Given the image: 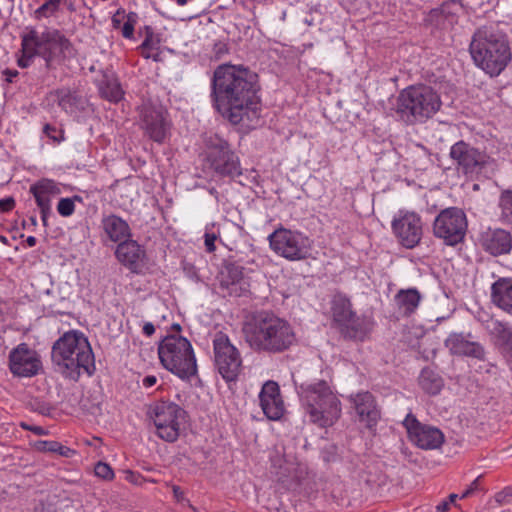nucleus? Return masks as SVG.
Returning <instances> with one entry per match:
<instances>
[{"label":"nucleus","instance_id":"0eeeda50","mask_svg":"<svg viewBox=\"0 0 512 512\" xmlns=\"http://www.w3.org/2000/svg\"><path fill=\"white\" fill-rule=\"evenodd\" d=\"M162 366L182 380L197 374V362L190 341L180 334L165 336L158 346Z\"/></svg>","mask_w":512,"mask_h":512},{"label":"nucleus","instance_id":"4c0bfd02","mask_svg":"<svg viewBox=\"0 0 512 512\" xmlns=\"http://www.w3.org/2000/svg\"><path fill=\"white\" fill-rule=\"evenodd\" d=\"M139 50L141 51V55L146 59H153L154 61L159 60V53L153 52L154 48L151 43V36H147L142 44L139 46Z\"/></svg>","mask_w":512,"mask_h":512},{"label":"nucleus","instance_id":"1a4fd4ad","mask_svg":"<svg viewBox=\"0 0 512 512\" xmlns=\"http://www.w3.org/2000/svg\"><path fill=\"white\" fill-rule=\"evenodd\" d=\"M205 166L219 177L234 179L242 174L240 159L228 141L217 134L205 139Z\"/></svg>","mask_w":512,"mask_h":512},{"label":"nucleus","instance_id":"5fc2aeb1","mask_svg":"<svg viewBox=\"0 0 512 512\" xmlns=\"http://www.w3.org/2000/svg\"><path fill=\"white\" fill-rule=\"evenodd\" d=\"M450 504L448 501H443L442 503L438 504L436 509L438 512H447L449 510Z\"/></svg>","mask_w":512,"mask_h":512},{"label":"nucleus","instance_id":"4468645a","mask_svg":"<svg viewBox=\"0 0 512 512\" xmlns=\"http://www.w3.org/2000/svg\"><path fill=\"white\" fill-rule=\"evenodd\" d=\"M140 125L145 134L155 142H164L170 130L167 112L161 105L144 103L140 110Z\"/></svg>","mask_w":512,"mask_h":512},{"label":"nucleus","instance_id":"052dcab7","mask_svg":"<svg viewBox=\"0 0 512 512\" xmlns=\"http://www.w3.org/2000/svg\"><path fill=\"white\" fill-rule=\"evenodd\" d=\"M457 498H458L457 494H450L449 500H448L449 504L454 503Z\"/></svg>","mask_w":512,"mask_h":512},{"label":"nucleus","instance_id":"58836bf2","mask_svg":"<svg viewBox=\"0 0 512 512\" xmlns=\"http://www.w3.org/2000/svg\"><path fill=\"white\" fill-rule=\"evenodd\" d=\"M95 475L104 480H112L114 478V472L112 468L104 462H98L94 468Z\"/></svg>","mask_w":512,"mask_h":512},{"label":"nucleus","instance_id":"f257e3e1","mask_svg":"<svg viewBox=\"0 0 512 512\" xmlns=\"http://www.w3.org/2000/svg\"><path fill=\"white\" fill-rule=\"evenodd\" d=\"M258 76L241 65L223 64L213 74L211 98L215 109L230 123L247 126L260 118Z\"/></svg>","mask_w":512,"mask_h":512},{"label":"nucleus","instance_id":"09e8293b","mask_svg":"<svg viewBox=\"0 0 512 512\" xmlns=\"http://www.w3.org/2000/svg\"><path fill=\"white\" fill-rule=\"evenodd\" d=\"M3 74L5 75V81L11 83L13 81V78H15L18 75V71L6 69L3 71Z\"/></svg>","mask_w":512,"mask_h":512},{"label":"nucleus","instance_id":"bf43d9fd","mask_svg":"<svg viewBox=\"0 0 512 512\" xmlns=\"http://www.w3.org/2000/svg\"><path fill=\"white\" fill-rule=\"evenodd\" d=\"M49 130H53V131H55V128H54V127H51V126H50V125H48V124H47V125H45V127H44V132H45L48 136L53 137V136L49 133Z\"/></svg>","mask_w":512,"mask_h":512},{"label":"nucleus","instance_id":"c9c22d12","mask_svg":"<svg viewBox=\"0 0 512 512\" xmlns=\"http://www.w3.org/2000/svg\"><path fill=\"white\" fill-rule=\"evenodd\" d=\"M499 208L501 220L512 226V190H503L499 197Z\"/></svg>","mask_w":512,"mask_h":512},{"label":"nucleus","instance_id":"79ce46f5","mask_svg":"<svg viewBox=\"0 0 512 512\" xmlns=\"http://www.w3.org/2000/svg\"><path fill=\"white\" fill-rule=\"evenodd\" d=\"M133 15L134 14H130L128 16L127 21L124 23L122 27V35L123 37L128 39L132 38L134 34V20H132Z\"/></svg>","mask_w":512,"mask_h":512},{"label":"nucleus","instance_id":"6e6d98bb","mask_svg":"<svg viewBox=\"0 0 512 512\" xmlns=\"http://www.w3.org/2000/svg\"><path fill=\"white\" fill-rule=\"evenodd\" d=\"M69 0H49L51 6H54V8L59 11L60 4H67Z\"/></svg>","mask_w":512,"mask_h":512},{"label":"nucleus","instance_id":"c756f323","mask_svg":"<svg viewBox=\"0 0 512 512\" xmlns=\"http://www.w3.org/2000/svg\"><path fill=\"white\" fill-rule=\"evenodd\" d=\"M421 298V294L416 288H409L399 290L394 296V301L403 315L410 316L418 308Z\"/></svg>","mask_w":512,"mask_h":512},{"label":"nucleus","instance_id":"ddd939ff","mask_svg":"<svg viewBox=\"0 0 512 512\" xmlns=\"http://www.w3.org/2000/svg\"><path fill=\"white\" fill-rule=\"evenodd\" d=\"M467 218L463 210L450 207L442 210L433 222V234L448 246L463 241L467 231Z\"/></svg>","mask_w":512,"mask_h":512},{"label":"nucleus","instance_id":"6ab92c4d","mask_svg":"<svg viewBox=\"0 0 512 512\" xmlns=\"http://www.w3.org/2000/svg\"><path fill=\"white\" fill-rule=\"evenodd\" d=\"M30 193L34 196L41 213V220L47 226V219L51 214V200L61 194V188L54 180L43 178L30 186Z\"/></svg>","mask_w":512,"mask_h":512},{"label":"nucleus","instance_id":"f704fd0d","mask_svg":"<svg viewBox=\"0 0 512 512\" xmlns=\"http://www.w3.org/2000/svg\"><path fill=\"white\" fill-rule=\"evenodd\" d=\"M49 98L53 102H56L66 112H73L78 102V98L75 93L66 88L50 92Z\"/></svg>","mask_w":512,"mask_h":512},{"label":"nucleus","instance_id":"a878e982","mask_svg":"<svg viewBox=\"0 0 512 512\" xmlns=\"http://www.w3.org/2000/svg\"><path fill=\"white\" fill-rule=\"evenodd\" d=\"M101 225L105 235L112 242L121 243L128 240L131 235L128 223L117 215L111 214L103 217Z\"/></svg>","mask_w":512,"mask_h":512},{"label":"nucleus","instance_id":"37998d69","mask_svg":"<svg viewBox=\"0 0 512 512\" xmlns=\"http://www.w3.org/2000/svg\"><path fill=\"white\" fill-rule=\"evenodd\" d=\"M217 240V236L214 233H205L204 235V244L205 249L208 253H212L215 251V241Z\"/></svg>","mask_w":512,"mask_h":512},{"label":"nucleus","instance_id":"864d4df0","mask_svg":"<svg viewBox=\"0 0 512 512\" xmlns=\"http://www.w3.org/2000/svg\"><path fill=\"white\" fill-rule=\"evenodd\" d=\"M173 494H174V497L178 501H181L184 499V492L182 491V489L179 486H173Z\"/></svg>","mask_w":512,"mask_h":512},{"label":"nucleus","instance_id":"412c9836","mask_svg":"<svg viewBox=\"0 0 512 512\" xmlns=\"http://www.w3.org/2000/svg\"><path fill=\"white\" fill-rule=\"evenodd\" d=\"M260 406L269 420H279L285 411L277 382L269 380L264 383L259 393Z\"/></svg>","mask_w":512,"mask_h":512},{"label":"nucleus","instance_id":"5701e85b","mask_svg":"<svg viewBox=\"0 0 512 512\" xmlns=\"http://www.w3.org/2000/svg\"><path fill=\"white\" fill-rule=\"evenodd\" d=\"M445 346L451 354L458 356H467L479 360L484 359V347L472 340L471 334L451 333L445 340Z\"/></svg>","mask_w":512,"mask_h":512},{"label":"nucleus","instance_id":"a18cd8bd","mask_svg":"<svg viewBox=\"0 0 512 512\" xmlns=\"http://www.w3.org/2000/svg\"><path fill=\"white\" fill-rule=\"evenodd\" d=\"M478 482H479V477L476 478L471 484L470 486L462 493L461 495V499H464V498H467L469 497L470 495H472L477 489H478Z\"/></svg>","mask_w":512,"mask_h":512},{"label":"nucleus","instance_id":"a19ab883","mask_svg":"<svg viewBox=\"0 0 512 512\" xmlns=\"http://www.w3.org/2000/svg\"><path fill=\"white\" fill-rule=\"evenodd\" d=\"M37 449L44 452H56L60 449V443L56 441H39Z\"/></svg>","mask_w":512,"mask_h":512},{"label":"nucleus","instance_id":"f03ea898","mask_svg":"<svg viewBox=\"0 0 512 512\" xmlns=\"http://www.w3.org/2000/svg\"><path fill=\"white\" fill-rule=\"evenodd\" d=\"M245 342L255 352L278 354L296 342L291 324L272 312L260 311L246 318L242 326Z\"/></svg>","mask_w":512,"mask_h":512},{"label":"nucleus","instance_id":"f8f14e48","mask_svg":"<svg viewBox=\"0 0 512 512\" xmlns=\"http://www.w3.org/2000/svg\"><path fill=\"white\" fill-rule=\"evenodd\" d=\"M213 352L215 368L222 378L226 382L235 381L242 370V357L225 333L215 334Z\"/></svg>","mask_w":512,"mask_h":512},{"label":"nucleus","instance_id":"13d9d810","mask_svg":"<svg viewBox=\"0 0 512 512\" xmlns=\"http://www.w3.org/2000/svg\"><path fill=\"white\" fill-rule=\"evenodd\" d=\"M27 53L29 54L28 59L27 60L19 59V61H18L19 66H21V67H27L28 66V62H29V60H30V58L32 56H31V54L29 52H27Z\"/></svg>","mask_w":512,"mask_h":512},{"label":"nucleus","instance_id":"2eb2a0df","mask_svg":"<svg viewBox=\"0 0 512 512\" xmlns=\"http://www.w3.org/2000/svg\"><path fill=\"white\" fill-rule=\"evenodd\" d=\"M449 155L457 170L466 175L480 172L489 161V156L485 152L463 140L451 146Z\"/></svg>","mask_w":512,"mask_h":512},{"label":"nucleus","instance_id":"a211bd4d","mask_svg":"<svg viewBox=\"0 0 512 512\" xmlns=\"http://www.w3.org/2000/svg\"><path fill=\"white\" fill-rule=\"evenodd\" d=\"M403 425L409 439L421 449H436L444 441V435L438 428L422 425L412 414L406 416Z\"/></svg>","mask_w":512,"mask_h":512},{"label":"nucleus","instance_id":"bb28decb","mask_svg":"<svg viewBox=\"0 0 512 512\" xmlns=\"http://www.w3.org/2000/svg\"><path fill=\"white\" fill-rule=\"evenodd\" d=\"M493 303L512 314V279L500 278L491 287Z\"/></svg>","mask_w":512,"mask_h":512},{"label":"nucleus","instance_id":"473e14b6","mask_svg":"<svg viewBox=\"0 0 512 512\" xmlns=\"http://www.w3.org/2000/svg\"><path fill=\"white\" fill-rule=\"evenodd\" d=\"M99 90L105 99L111 102H118L123 97V90L118 79L114 76L105 75L99 85Z\"/></svg>","mask_w":512,"mask_h":512},{"label":"nucleus","instance_id":"603ef678","mask_svg":"<svg viewBox=\"0 0 512 512\" xmlns=\"http://www.w3.org/2000/svg\"><path fill=\"white\" fill-rule=\"evenodd\" d=\"M22 427L27 430L33 431L37 435H42L45 433L44 429L40 426H28V425L22 424Z\"/></svg>","mask_w":512,"mask_h":512},{"label":"nucleus","instance_id":"ea45409f","mask_svg":"<svg viewBox=\"0 0 512 512\" xmlns=\"http://www.w3.org/2000/svg\"><path fill=\"white\" fill-rule=\"evenodd\" d=\"M57 13V10L54 8V6H51L49 0L43 3L40 7H38L34 14L37 19L41 18H48L50 16H53Z\"/></svg>","mask_w":512,"mask_h":512},{"label":"nucleus","instance_id":"b1692460","mask_svg":"<svg viewBox=\"0 0 512 512\" xmlns=\"http://www.w3.org/2000/svg\"><path fill=\"white\" fill-rule=\"evenodd\" d=\"M480 244L493 256L507 254L512 249V235L501 228L488 229L481 234Z\"/></svg>","mask_w":512,"mask_h":512},{"label":"nucleus","instance_id":"20e7f679","mask_svg":"<svg viewBox=\"0 0 512 512\" xmlns=\"http://www.w3.org/2000/svg\"><path fill=\"white\" fill-rule=\"evenodd\" d=\"M470 53L476 65L491 76L499 75L511 59L505 36L492 26H483L474 33Z\"/></svg>","mask_w":512,"mask_h":512},{"label":"nucleus","instance_id":"7c9ffc66","mask_svg":"<svg viewBox=\"0 0 512 512\" xmlns=\"http://www.w3.org/2000/svg\"><path fill=\"white\" fill-rule=\"evenodd\" d=\"M490 335L505 351H512V328L508 323L499 320H490L487 325Z\"/></svg>","mask_w":512,"mask_h":512},{"label":"nucleus","instance_id":"39448f33","mask_svg":"<svg viewBox=\"0 0 512 512\" xmlns=\"http://www.w3.org/2000/svg\"><path fill=\"white\" fill-rule=\"evenodd\" d=\"M298 393L310 422L325 428L340 418L341 402L326 381L301 384Z\"/></svg>","mask_w":512,"mask_h":512},{"label":"nucleus","instance_id":"6e6552de","mask_svg":"<svg viewBox=\"0 0 512 512\" xmlns=\"http://www.w3.org/2000/svg\"><path fill=\"white\" fill-rule=\"evenodd\" d=\"M70 45V41L57 29L46 28L39 33L32 28L22 37L23 51L31 56H41L48 69L62 62Z\"/></svg>","mask_w":512,"mask_h":512},{"label":"nucleus","instance_id":"2f4dec72","mask_svg":"<svg viewBox=\"0 0 512 512\" xmlns=\"http://www.w3.org/2000/svg\"><path fill=\"white\" fill-rule=\"evenodd\" d=\"M243 278V267L235 262L227 261L224 263L219 281L221 287L228 288L231 285L239 283Z\"/></svg>","mask_w":512,"mask_h":512},{"label":"nucleus","instance_id":"72a5a7b5","mask_svg":"<svg viewBox=\"0 0 512 512\" xmlns=\"http://www.w3.org/2000/svg\"><path fill=\"white\" fill-rule=\"evenodd\" d=\"M419 385L426 393L436 395L443 387V380L434 371L425 368L419 376Z\"/></svg>","mask_w":512,"mask_h":512},{"label":"nucleus","instance_id":"de8ad7c7","mask_svg":"<svg viewBox=\"0 0 512 512\" xmlns=\"http://www.w3.org/2000/svg\"><path fill=\"white\" fill-rule=\"evenodd\" d=\"M157 383V378L154 375L145 376L142 380V384L145 388H150Z\"/></svg>","mask_w":512,"mask_h":512},{"label":"nucleus","instance_id":"8fccbe9b","mask_svg":"<svg viewBox=\"0 0 512 512\" xmlns=\"http://www.w3.org/2000/svg\"><path fill=\"white\" fill-rule=\"evenodd\" d=\"M155 332V327L151 322H147L143 326V333L146 336H152Z\"/></svg>","mask_w":512,"mask_h":512},{"label":"nucleus","instance_id":"49530a36","mask_svg":"<svg viewBox=\"0 0 512 512\" xmlns=\"http://www.w3.org/2000/svg\"><path fill=\"white\" fill-rule=\"evenodd\" d=\"M508 496H512L511 488H506L502 492L497 493L495 498L498 503H503L505 501V498Z\"/></svg>","mask_w":512,"mask_h":512},{"label":"nucleus","instance_id":"dca6fc26","mask_svg":"<svg viewBox=\"0 0 512 512\" xmlns=\"http://www.w3.org/2000/svg\"><path fill=\"white\" fill-rule=\"evenodd\" d=\"M392 230L403 247L412 249L422 238L421 218L415 212L399 211L392 221Z\"/></svg>","mask_w":512,"mask_h":512},{"label":"nucleus","instance_id":"cd10ccee","mask_svg":"<svg viewBox=\"0 0 512 512\" xmlns=\"http://www.w3.org/2000/svg\"><path fill=\"white\" fill-rule=\"evenodd\" d=\"M331 312L333 324L337 330L356 313L352 308L350 299L343 294L334 295L331 302Z\"/></svg>","mask_w":512,"mask_h":512},{"label":"nucleus","instance_id":"680f3d73","mask_svg":"<svg viewBox=\"0 0 512 512\" xmlns=\"http://www.w3.org/2000/svg\"><path fill=\"white\" fill-rule=\"evenodd\" d=\"M29 221H30L31 225H33V226H36V225H37V219H36V216H31V217L29 218Z\"/></svg>","mask_w":512,"mask_h":512},{"label":"nucleus","instance_id":"4be33fe9","mask_svg":"<svg viewBox=\"0 0 512 512\" xmlns=\"http://www.w3.org/2000/svg\"><path fill=\"white\" fill-rule=\"evenodd\" d=\"M115 256L132 273L139 274L144 268L146 252L136 241L125 240L118 244Z\"/></svg>","mask_w":512,"mask_h":512},{"label":"nucleus","instance_id":"9b49d317","mask_svg":"<svg viewBox=\"0 0 512 512\" xmlns=\"http://www.w3.org/2000/svg\"><path fill=\"white\" fill-rule=\"evenodd\" d=\"M268 239L271 249L289 261L306 260L311 256L313 242L303 233L279 228Z\"/></svg>","mask_w":512,"mask_h":512},{"label":"nucleus","instance_id":"7ed1b4c3","mask_svg":"<svg viewBox=\"0 0 512 512\" xmlns=\"http://www.w3.org/2000/svg\"><path fill=\"white\" fill-rule=\"evenodd\" d=\"M51 358L57 370L73 381H77L82 373L91 376L95 371L92 348L88 339L78 331H68L55 341Z\"/></svg>","mask_w":512,"mask_h":512},{"label":"nucleus","instance_id":"e2e57ef3","mask_svg":"<svg viewBox=\"0 0 512 512\" xmlns=\"http://www.w3.org/2000/svg\"><path fill=\"white\" fill-rule=\"evenodd\" d=\"M66 5H67V7H68V9H69L70 11H74V10H75V9H74V5H73V3H72L70 0L67 2V4H66Z\"/></svg>","mask_w":512,"mask_h":512},{"label":"nucleus","instance_id":"3c124183","mask_svg":"<svg viewBox=\"0 0 512 512\" xmlns=\"http://www.w3.org/2000/svg\"><path fill=\"white\" fill-rule=\"evenodd\" d=\"M57 453H59L60 455L62 456H65V457H69L71 454H74L75 451L68 448V447H65L63 445L60 444V449H58V451H56Z\"/></svg>","mask_w":512,"mask_h":512},{"label":"nucleus","instance_id":"f3484780","mask_svg":"<svg viewBox=\"0 0 512 512\" xmlns=\"http://www.w3.org/2000/svg\"><path fill=\"white\" fill-rule=\"evenodd\" d=\"M42 362L38 353L21 343L9 353V369L17 377H33L39 373Z\"/></svg>","mask_w":512,"mask_h":512},{"label":"nucleus","instance_id":"393cba45","mask_svg":"<svg viewBox=\"0 0 512 512\" xmlns=\"http://www.w3.org/2000/svg\"><path fill=\"white\" fill-rule=\"evenodd\" d=\"M372 328L373 322L369 317L355 313L338 331L345 339L364 341Z\"/></svg>","mask_w":512,"mask_h":512},{"label":"nucleus","instance_id":"4d7b16f0","mask_svg":"<svg viewBox=\"0 0 512 512\" xmlns=\"http://www.w3.org/2000/svg\"><path fill=\"white\" fill-rule=\"evenodd\" d=\"M26 243L29 247H34L36 245V238L34 236H28Z\"/></svg>","mask_w":512,"mask_h":512},{"label":"nucleus","instance_id":"e433bc0d","mask_svg":"<svg viewBox=\"0 0 512 512\" xmlns=\"http://www.w3.org/2000/svg\"><path fill=\"white\" fill-rule=\"evenodd\" d=\"M75 201L81 202L80 196H74L72 198H61L57 204V211L63 217L71 216L75 211Z\"/></svg>","mask_w":512,"mask_h":512},{"label":"nucleus","instance_id":"423d86ee","mask_svg":"<svg viewBox=\"0 0 512 512\" xmlns=\"http://www.w3.org/2000/svg\"><path fill=\"white\" fill-rule=\"evenodd\" d=\"M442 106L441 97L431 86L411 85L403 89L396 99L395 112L406 124L425 123Z\"/></svg>","mask_w":512,"mask_h":512},{"label":"nucleus","instance_id":"9d476101","mask_svg":"<svg viewBox=\"0 0 512 512\" xmlns=\"http://www.w3.org/2000/svg\"><path fill=\"white\" fill-rule=\"evenodd\" d=\"M149 415L159 438L167 442H174L178 439L186 417L183 408L174 402L160 401L151 407Z\"/></svg>","mask_w":512,"mask_h":512},{"label":"nucleus","instance_id":"0e129e2a","mask_svg":"<svg viewBox=\"0 0 512 512\" xmlns=\"http://www.w3.org/2000/svg\"><path fill=\"white\" fill-rule=\"evenodd\" d=\"M173 327L176 328L178 331H180L181 329L179 324H175Z\"/></svg>","mask_w":512,"mask_h":512},{"label":"nucleus","instance_id":"c85d7f7f","mask_svg":"<svg viewBox=\"0 0 512 512\" xmlns=\"http://www.w3.org/2000/svg\"><path fill=\"white\" fill-rule=\"evenodd\" d=\"M460 10L461 7L456 1L445 2L431 10L430 18L443 28L452 27L457 22Z\"/></svg>","mask_w":512,"mask_h":512},{"label":"nucleus","instance_id":"c03bdc74","mask_svg":"<svg viewBox=\"0 0 512 512\" xmlns=\"http://www.w3.org/2000/svg\"><path fill=\"white\" fill-rule=\"evenodd\" d=\"M15 206V200L12 197H7L0 199V211L1 212H8L12 210Z\"/></svg>","mask_w":512,"mask_h":512},{"label":"nucleus","instance_id":"aec40b11","mask_svg":"<svg viewBox=\"0 0 512 512\" xmlns=\"http://www.w3.org/2000/svg\"><path fill=\"white\" fill-rule=\"evenodd\" d=\"M350 402L353 404L359 421L368 429H372L377 425L381 412L375 397L370 392H359L351 395Z\"/></svg>","mask_w":512,"mask_h":512}]
</instances>
